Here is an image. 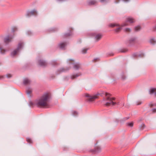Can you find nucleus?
I'll list each match as a JSON object with an SVG mask.
<instances>
[{
  "instance_id": "obj_1",
  "label": "nucleus",
  "mask_w": 156,
  "mask_h": 156,
  "mask_svg": "<svg viewBox=\"0 0 156 156\" xmlns=\"http://www.w3.org/2000/svg\"><path fill=\"white\" fill-rule=\"evenodd\" d=\"M49 98V94H45L37 101V105L38 106L43 107L47 106L48 105V102Z\"/></svg>"
},
{
  "instance_id": "obj_2",
  "label": "nucleus",
  "mask_w": 156,
  "mask_h": 156,
  "mask_svg": "<svg viewBox=\"0 0 156 156\" xmlns=\"http://www.w3.org/2000/svg\"><path fill=\"white\" fill-rule=\"evenodd\" d=\"M105 96L107 98V100L109 101V102H107L106 103V105H119V103L118 102L114 101L115 99V98L114 97H111V94L109 93H106Z\"/></svg>"
},
{
  "instance_id": "obj_3",
  "label": "nucleus",
  "mask_w": 156,
  "mask_h": 156,
  "mask_svg": "<svg viewBox=\"0 0 156 156\" xmlns=\"http://www.w3.org/2000/svg\"><path fill=\"white\" fill-rule=\"evenodd\" d=\"M85 96L87 98V100L91 102L94 101L95 100L98 98L97 95H90L89 94H85Z\"/></svg>"
},
{
  "instance_id": "obj_4",
  "label": "nucleus",
  "mask_w": 156,
  "mask_h": 156,
  "mask_svg": "<svg viewBox=\"0 0 156 156\" xmlns=\"http://www.w3.org/2000/svg\"><path fill=\"white\" fill-rule=\"evenodd\" d=\"M127 21L124 24L122 25V26H127L128 25V24L127 23V22H129V23H132L135 22V20L133 19V18L131 17H128L127 19Z\"/></svg>"
},
{
  "instance_id": "obj_5",
  "label": "nucleus",
  "mask_w": 156,
  "mask_h": 156,
  "mask_svg": "<svg viewBox=\"0 0 156 156\" xmlns=\"http://www.w3.org/2000/svg\"><path fill=\"white\" fill-rule=\"evenodd\" d=\"M23 44L22 43H20L18 44V47L17 48V50H15L12 53V55H14L16 54L18 50L20 48L23 46Z\"/></svg>"
},
{
  "instance_id": "obj_6",
  "label": "nucleus",
  "mask_w": 156,
  "mask_h": 156,
  "mask_svg": "<svg viewBox=\"0 0 156 156\" xmlns=\"http://www.w3.org/2000/svg\"><path fill=\"white\" fill-rule=\"evenodd\" d=\"M149 93L150 94H154L155 96L156 97V88H151L149 90Z\"/></svg>"
},
{
  "instance_id": "obj_7",
  "label": "nucleus",
  "mask_w": 156,
  "mask_h": 156,
  "mask_svg": "<svg viewBox=\"0 0 156 156\" xmlns=\"http://www.w3.org/2000/svg\"><path fill=\"white\" fill-rule=\"evenodd\" d=\"M149 106L151 107H152L154 106H156V103L153 104L151 103L149 104ZM152 111L153 112H156V108L152 109Z\"/></svg>"
},
{
  "instance_id": "obj_8",
  "label": "nucleus",
  "mask_w": 156,
  "mask_h": 156,
  "mask_svg": "<svg viewBox=\"0 0 156 156\" xmlns=\"http://www.w3.org/2000/svg\"><path fill=\"white\" fill-rule=\"evenodd\" d=\"M102 35L101 34H97L95 37V39L96 41H98L101 38Z\"/></svg>"
},
{
  "instance_id": "obj_9",
  "label": "nucleus",
  "mask_w": 156,
  "mask_h": 156,
  "mask_svg": "<svg viewBox=\"0 0 156 156\" xmlns=\"http://www.w3.org/2000/svg\"><path fill=\"white\" fill-rule=\"evenodd\" d=\"M12 37L8 36L5 38L4 39V41L5 43H8L12 39Z\"/></svg>"
},
{
  "instance_id": "obj_10",
  "label": "nucleus",
  "mask_w": 156,
  "mask_h": 156,
  "mask_svg": "<svg viewBox=\"0 0 156 156\" xmlns=\"http://www.w3.org/2000/svg\"><path fill=\"white\" fill-rule=\"evenodd\" d=\"M39 65L41 66H44L46 65V63L43 60H40L39 61Z\"/></svg>"
},
{
  "instance_id": "obj_11",
  "label": "nucleus",
  "mask_w": 156,
  "mask_h": 156,
  "mask_svg": "<svg viewBox=\"0 0 156 156\" xmlns=\"http://www.w3.org/2000/svg\"><path fill=\"white\" fill-rule=\"evenodd\" d=\"M30 82V81L27 79H25L23 81V83L25 85L29 84Z\"/></svg>"
},
{
  "instance_id": "obj_12",
  "label": "nucleus",
  "mask_w": 156,
  "mask_h": 156,
  "mask_svg": "<svg viewBox=\"0 0 156 156\" xmlns=\"http://www.w3.org/2000/svg\"><path fill=\"white\" fill-rule=\"evenodd\" d=\"M66 44L64 43H62L59 44V48L61 49H63L65 46Z\"/></svg>"
},
{
  "instance_id": "obj_13",
  "label": "nucleus",
  "mask_w": 156,
  "mask_h": 156,
  "mask_svg": "<svg viewBox=\"0 0 156 156\" xmlns=\"http://www.w3.org/2000/svg\"><path fill=\"white\" fill-rule=\"evenodd\" d=\"M96 2L94 0L91 1H90L88 4L89 5H92L95 4Z\"/></svg>"
},
{
  "instance_id": "obj_14",
  "label": "nucleus",
  "mask_w": 156,
  "mask_h": 156,
  "mask_svg": "<svg viewBox=\"0 0 156 156\" xmlns=\"http://www.w3.org/2000/svg\"><path fill=\"white\" fill-rule=\"evenodd\" d=\"M117 26L118 24L115 23H111L109 25V27H115Z\"/></svg>"
},
{
  "instance_id": "obj_15",
  "label": "nucleus",
  "mask_w": 156,
  "mask_h": 156,
  "mask_svg": "<svg viewBox=\"0 0 156 156\" xmlns=\"http://www.w3.org/2000/svg\"><path fill=\"white\" fill-rule=\"evenodd\" d=\"M80 67V66L78 64H76L74 65V68L75 69H78Z\"/></svg>"
},
{
  "instance_id": "obj_16",
  "label": "nucleus",
  "mask_w": 156,
  "mask_h": 156,
  "mask_svg": "<svg viewBox=\"0 0 156 156\" xmlns=\"http://www.w3.org/2000/svg\"><path fill=\"white\" fill-rule=\"evenodd\" d=\"M79 75H78L77 74L72 75L71 77V78L72 79H74L76 77L78 76Z\"/></svg>"
},
{
  "instance_id": "obj_17",
  "label": "nucleus",
  "mask_w": 156,
  "mask_h": 156,
  "mask_svg": "<svg viewBox=\"0 0 156 156\" xmlns=\"http://www.w3.org/2000/svg\"><path fill=\"white\" fill-rule=\"evenodd\" d=\"M140 29V26H137L135 27V30L136 31H137L139 30Z\"/></svg>"
},
{
  "instance_id": "obj_18",
  "label": "nucleus",
  "mask_w": 156,
  "mask_h": 156,
  "mask_svg": "<svg viewBox=\"0 0 156 156\" xmlns=\"http://www.w3.org/2000/svg\"><path fill=\"white\" fill-rule=\"evenodd\" d=\"M127 125L130 127H132L133 126V123L132 122L128 123H127Z\"/></svg>"
},
{
  "instance_id": "obj_19",
  "label": "nucleus",
  "mask_w": 156,
  "mask_h": 156,
  "mask_svg": "<svg viewBox=\"0 0 156 156\" xmlns=\"http://www.w3.org/2000/svg\"><path fill=\"white\" fill-rule=\"evenodd\" d=\"M121 27H119L118 28H117L115 30V31L116 32H118L119 31L121 30Z\"/></svg>"
},
{
  "instance_id": "obj_20",
  "label": "nucleus",
  "mask_w": 156,
  "mask_h": 156,
  "mask_svg": "<svg viewBox=\"0 0 156 156\" xmlns=\"http://www.w3.org/2000/svg\"><path fill=\"white\" fill-rule=\"evenodd\" d=\"M32 91V90L31 89H29L27 91V93L28 94H30Z\"/></svg>"
},
{
  "instance_id": "obj_21",
  "label": "nucleus",
  "mask_w": 156,
  "mask_h": 156,
  "mask_svg": "<svg viewBox=\"0 0 156 156\" xmlns=\"http://www.w3.org/2000/svg\"><path fill=\"white\" fill-rule=\"evenodd\" d=\"M87 50V49L86 48H84V49H83L82 51V53H86Z\"/></svg>"
},
{
  "instance_id": "obj_22",
  "label": "nucleus",
  "mask_w": 156,
  "mask_h": 156,
  "mask_svg": "<svg viewBox=\"0 0 156 156\" xmlns=\"http://www.w3.org/2000/svg\"><path fill=\"white\" fill-rule=\"evenodd\" d=\"M27 141L29 143H32V141L30 139L27 138Z\"/></svg>"
},
{
  "instance_id": "obj_23",
  "label": "nucleus",
  "mask_w": 156,
  "mask_h": 156,
  "mask_svg": "<svg viewBox=\"0 0 156 156\" xmlns=\"http://www.w3.org/2000/svg\"><path fill=\"white\" fill-rule=\"evenodd\" d=\"M2 51H3L4 52L5 51L4 50H3L1 48H0V53L2 54L3 53V52H2Z\"/></svg>"
},
{
  "instance_id": "obj_24",
  "label": "nucleus",
  "mask_w": 156,
  "mask_h": 156,
  "mask_svg": "<svg viewBox=\"0 0 156 156\" xmlns=\"http://www.w3.org/2000/svg\"><path fill=\"white\" fill-rule=\"evenodd\" d=\"M141 101H138L137 102H136V104L137 105H139L141 104Z\"/></svg>"
},
{
  "instance_id": "obj_25",
  "label": "nucleus",
  "mask_w": 156,
  "mask_h": 156,
  "mask_svg": "<svg viewBox=\"0 0 156 156\" xmlns=\"http://www.w3.org/2000/svg\"><path fill=\"white\" fill-rule=\"evenodd\" d=\"M6 76H7V77L8 78H10V77H11L12 76L10 74H8L6 75Z\"/></svg>"
},
{
  "instance_id": "obj_26",
  "label": "nucleus",
  "mask_w": 156,
  "mask_h": 156,
  "mask_svg": "<svg viewBox=\"0 0 156 156\" xmlns=\"http://www.w3.org/2000/svg\"><path fill=\"white\" fill-rule=\"evenodd\" d=\"M130 30L129 28H126L125 29V31L126 32H129Z\"/></svg>"
},
{
  "instance_id": "obj_27",
  "label": "nucleus",
  "mask_w": 156,
  "mask_h": 156,
  "mask_svg": "<svg viewBox=\"0 0 156 156\" xmlns=\"http://www.w3.org/2000/svg\"><path fill=\"white\" fill-rule=\"evenodd\" d=\"M36 11H33L31 12V13H34V14L36 13Z\"/></svg>"
},
{
  "instance_id": "obj_28",
  "label": "nucleus",
  "mask_w": 156,
  "mask_h": 156,
  "mask_svg": "<svg viewBox=\"0 0 156 156\" xmlns=\"http://www.w3.org/2000/svg\"><path fill=\"white\" fill-rule=\"evenodd\" d=\"M123 0L125 2H127L129 1V0Z\"/></svg>"
},
{
  "instance_id": "obj_29",
  "label": "nucleus",
  "mask_w": 156,
  "mask_h": 156,
  "mask_svg": "<svg viewBox=\"0 0 156 156\" xmlns=\"http://www.w3.org/2000/svg\"><path fill=\"white\" fill-rule=\"evenodd\" d=\"M101 2H103L104 1V0H100Z\"/></svg>"
},
{
  "instance_id": "obj_30",
  "label": "nucleus",
  "mask_w": 156,
  "mask_h": 156,
  "mask_svg": "<svg viewBox=\"0 0 156 156\" xmlns=\"http://www.w3.org/2000/svg\"><path fill=\"white\" fill-rule=\"evenodd\" d=\"M125 79V78H122L123 79Z\"/></svg>"
}]
</instances>
